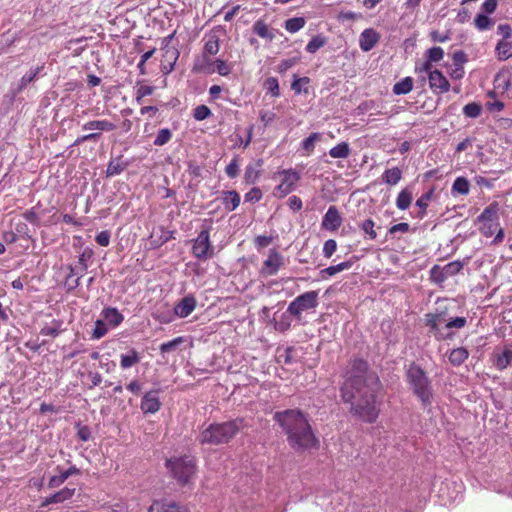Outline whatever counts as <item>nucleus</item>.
Listing matches in <instances>:
<instances>
[{
  "instance_id": "nucleus-1",
  "label": "nucleus",
  "mask_w": 512,
  "mask_h": 512,
  "mask_svg": "<svg viewBox=\"0 0 512 512\" xmlns=\"http://www.w3.org/2000/svg\"><path fill=\"white\" fill-rule=\"evenodd\" d=\"M382 384L378 375L369 370L368 362L355 358L350 362L346 379L340 388L344 403H350V413L366 423H374L379 415L376 396Z\"/></svg>"
},
{
  "instance_id": "nucleus-2",
  "label": "nucleus",
  "mask_w": 512,
  "mask_h": 512,
  "mask_svg": "<svg viewBox=\"0 0 512 512\" xmlns=\"http://www.w3.org/2000/svg\"><path fill=\"white\" fill-rule=\"evenodd\" d=\"M274 421L282 428L289 446L296 452L319 448V439L310 425L308 415L300 409L277 411Z\"/></svg>"
},
{
  "instance_id": "nucleus-3",
  "label": "nucleus",
  "mask_w": 512,
  "mask_h": 512,
  "mask_svg": "<svg viewBox=\"0 0 512 512\" xmlns=\"http://www.w3.org/2000/svg\"><path fill=\"white\" fill-rule=\"evenodd\" d=\"M425 326L437 341H446L454 337L453 329H462L467 324L465 317L447 318V311H436L425 314Z\"/></svg>"
},
{
  "instance_id": "nucleus-4",
  "label": "nucleus",
  "mask_w": 512,
  "mask_h": 512,
  "mask_svg": "<svg viewBox=\"0 0 512 512\" xmlns=\"http://www.w3.org/2000/svg\"><path fill=\"white\" fill-rule=\"evenodd\" d=\"M243 426V419H234L222 423L210 424L204 429L198 441L202 445H221L229 443L240 431Z\"/></svg>"
},
{
  "instance_id": "nucleus-5",
  "label": "nucleus",
  "mask_w": 512,
  "mask_h": 512,
  "mask_svg": "<svg viewBox=\"0 0 512 512\" xmlns=\"http://www.w3.org/2000/svg\"><path fill=\"white\" fill-rule=\"evenodd\" d=\"M166 468L180 485L189 484L197 472L196 460L193 456H175L166 460Z\"/></svg>"
},
{
  "instance_id": "nucleus-6",
  "label": "nucleus",
  "mask_w": 512,
  "mask_h": 512,
  "mask_svg": "<svg viewBox=\"0 0 512 512\" xmlns=\"http://www.w3.org/2000/svg\"><path fill=\"white\" fill-rule=\"evenodd\" d=\"M407 381L410 384L413 393L422 402L428 406L432 402L431 381L426 372L418 365L411 364L407 370Z\"/></svg>"
},
{
  "instance_id": "nucleus-7",
  "label": "nucleus",
  "mask_w": 512,
  "mask_h": 512,
  "mask_svg": "<svg viewBox=\"0 0 512 512\" xmlns=\"http://www.w3.org/2000/svg\"><path fill=\"white\" fill-rule=\"evenodd\" d=\"M477 222L480 224L479 231L483 236L491 237L496 233L494 242L503 241L504 231L499 223V204L497 202L489 204L477 217Z\"/></svg>"
},
{
  "instance_id": "nucleus-8",
  "label": "nucleus",
  "mask_w": 512,
  "mask_h": 512,
  "mask_svg": "<svg viewBox=\"0 0 512 512\" xmlns=\"http://www.w3.org/2000/svg\"><path fill=\"white\" fill-rule=\"evenodd\" d=\"M319 305V291L311 290L298 295L287 307V313L296 320H302L303 312L315 310Z\"/></svg>"
},
{
  "instance_id": "nucleus-9",
  "label": "nucleus",
  "mask_w": 512,
  "mask_h": 512,
  "mask_svg": "<svg viewBox=\"0 0 512 512\" xmlns=\"http://www.w3.org/2000/svg\"><path fill=\"white\" fill-rule=\"evenodd\" d=\"M83 130H97L90 134L79 136L73 143V146H78L86 141H97L101 137V131L109 132L116 129V125L106 119L91 120L83 124Z\"/></svg>"
},
{
  "instance_id": "nucleus-10",
  "label": "nucleus",
  "mask_w": 512,
  "mask_h": 512,
  "mask_svg": "<svg viewBox=\"0 0 512 512\" xmlns=\"http://www.w3.org/2000/svg\"><path fill=\"white\" fill-rule=\"evenodd\" d=\"M192 254L201 261H205L214 256V248L210 242L209 229L200 231L198 236L193 240Z\"/></svg>"
},
{
  "instance_id": "nucleus-11",
  "label": "nucleus",
  "mask_w": 512,
  "mask_h": 512,
  "mask_svg": "<svg viewBox=\"0 0 512 512\" xmlns=\"http://www.w3.org/2000/svg\"><path fill=\"white\" fill-rule=\"evenodd\" d=\"M281 176V181L274 189V195L279 198H284L292 191H294L297 182L300 180V173L294 169H284L278 172Z\"/></svg>"
},
{
  "instance_id": "nucleus-12",
  "label": "nucleus",
  "mask_w": 512,
  "mask_h": 512,
  "mask_svg": "<svg viewBox=\"0 0 512 512\" xmlns=\"http://www.w3.org/2000/svg\"><path fill=\"white\" fill-rule=\"evenodd\" d=\"M224 33V29L221 26L214 27L209 33L204 36L205 44L203 48V60L201 62L206 63L209 61L207 56H214L220 50V36Z\"/></svg>"
},
{
  "instance_id": "nucleus-13",
  "label": "nucleus",
  "mask_w": 512,
  "mask_h": 512,
  "mask_svg": "<svg viewBox=\"0 0 512 512\" xmlns=\"http://www.w3.org/2000/svg\"><path fill=\"white\" fill-rule=\"evenodd\" d=\"M194 72H205L208 74H212L217 72L221 76H227L231 72V65H229L225 60L216 59L213 63L207 61L204 62H195L193 65Z\"/></svg>"
},
{
  "instance_id": "nucleus-14",
  "label": "nucleus",
  "mask_w": 512,
  "mask_h": 512,
  "mask_svg": "<svg viewBox=\"0 0 512 512\" xmlns=\"http://www.w3.org/2000/svg\"><path fill=\"white\" fill-rule=\"evenodd\" d=\"M283 265V256L276 249H271L263 262L260 274L266 277L276 275Z\"/></svg>"
},
{
  "instance_id": "nucleus-15",
  "label": "nucleus",
  "mask_w": 512,
  "mask_h": 512,
  "mask_svg": "<svg viewBox=\"0 0 512 512\" xmlns=\"http://www.w3.org/2000/svg\"><path fill=\"white\" fill-rule=\"evenodd\" d=\"M56 474L53 475L48 481L49 488H57L63 484L70 476L80 475L81 471L75 465H71L69 468L64 469L61 466L55 468Z\"/></svg>"
},
{
  "instance_id": "nucleus-16",
  "label": "nucleus",
  "mask_w": 512,
  "mask_h": 512,
  "mask_svg": "<svg viewBox=\"0 0 512 512\" xmlns=\"http://www.w3.org/2000/svg\"><path fill=\"white\" fill-rule=\"evenodd\" d=\"M430 89L434 94H444L450 90V83L443 73L437 69L428 76Z\"/></svg>"
},
{
  "instance_id": "nucleus-17",
  "label": "nucleus",
  "mask_w": 512,
  "mask_h": 512,
  "mask_svg": "<svg viewBox=\"0 0 512 512\" xmlns=\"http://www.w3.org/2000/svg\"><path fill=\"white\" fill-rule=\"evenodd\" d=\"M381 35L374 28L364 29L359 36V47L363 52L371 51L380 41Z\"/></svg>"
},
{
  "instance_id": "nucleus-18",
  "label": "nucleus",
  "mask_w": 512,
  "mask_h": 512,
  "mask_svg": "<svg viewBox=\"0 0 512 512\" xmlns=\"http://www.w3.org/2000/svg\"><path fill=\"white\" fill-rule=\"evenodd\" d=\"M342 225V217L336 206H330L323 216L321 227L324 230L335 232Z\"/></svg>"
},
{
  "instance_id": "nucleus-19",
  "label": "nucleus",
  "mask_w": 512,
  "mask_h": 512,
  "mask_svg": "<svg viewBox=\"0 0 512 512\" xmlns=\"http://www.w3.org/2000/svg\"><path fill=\"white\" fill-rule=\"evenodd\" d=\"M161 403L158 397L157 390H151L144 394L141 400L140 408L143 413L154 414L160 410Z\"/></svg>"
},
{
  "instance_id": "nucleus-20",
  "label": "nucleus",
  "mask_w": 512,
  "mask_h": 512,
  "mask_svg": "<svg viewBox=\"0 0 512 512\" xmlns=\"http://www.w3.org/2000/svg\"><path fill=\"white\" fill-rule=\"evenodd\" d=\"M196 304L194 296H185L175 305L174 313L180 318H185L195 310Z\"/></svg>"
},
{
  "instance_id": "nucleus-21",
  "label": "nucleus",
  "mask_w": 512,
  "mask_h": 512,
  "mask_svg": "<svg viewBox=\"0 0 512 512\" xmlns=\"http://www.w3.org/2000/svg\"><path fill=\"white\" fill-rule=\"evenodd\" d=\"M297 349L293 346L278 348L276 351V361L280 365H291L297 362Z\"/></svg>"
},
{
  "instance_id": "nucleus-22",
  "label": "nucleus",
  "mask_w": 512,
  "mask_h": 512,
  "mask_svg": "<svg viewBox=\"0 0 512 512\" xmlns=\"http://www.w3.org/2000/svg\"><path fill=\"white\" fill-rule=\"evenodd\" d=\"M75 494V488L65 487L53 495L46 497L42 503V506H48L54 503H62L66 500L71 499Z\"/></svg>"
},
{
  "instance_id": "nucleus-23",
  "label": "nucleus",
  "mask_w": 512,
  "mask_h": 512,
  "mask_svg": "<svg viewBox=\"0 0 512 512\" xmlns=\"http://www.w3.org/2000/svg\"><path fill=\"white\" fill-rule=\"evenodd\" d=\"M148 512H187L174 502L167 500H155L149 507Z\"/></svg>"
},
{
  "instance_id": "nucleus-24",
  "label": "nucleus",
  "mask_w": 512,
  "mask_h": 512,
  "mask_svg": "<svg viewBox=\"0 0 512 512\" xmlns=\"http://www.w3.org/2000/svg\"><path fill=\"white\" fill-rule=\"evenodd\" d=\"M264 161L262 159H258L255 164H249L245 168L244 173V182L248 185L255 184L260 177L261 167L263 166Z\"/></svg>"
},
{
  "instance_id": "nucleus-25",
  "label": "nucleus",
  "mask_w": 512,
  "mask_h": 512,
  "mask_svg": "<svg viewBox=\"0 0 512 512\" xmlns=\"http://www.w3.org/2000/svg\"><path fill=\"white\" fill-rule=\"evenodd\" d=\"M103 320L111 327L116 328L123 322V315L114 307H106L102 310Z\"/></svg>"
},
{
  "instance_id": "nucleus-26",
  "label": "nucleus",
  "mask_w": 512,
  "mask_h": 512,
  "mask_svg": "<svg viewBox=\"0 0 512 512\" xmlns=\"http://www.w3.org/2000/svg\"><path fill=\"white\" fill-rule=\"evenodd\" d=\"M512 85V74L509 71H500L494 79V87L502 93L508 92Z\"/></svg>"
},
{
  "instance_id": "nucleus-27",
  "label": "nucleus",
  "mask_w": 512,
  "mask_h": 512,
  "mask_svg": "<svg viewBox=\"0 0 512 512\" xmlns=\"http://www.w3.org/2000/svg\"><path fill=\"white\" fill-rule=\"evenodd\" d=\"M141 360V357H140V354L139 352L134 349V348H131L128 353L126 354H122L120 356V367L122 369H128V368H131L132 366L138 364Z\"/></svg>"
},
{
  "instance_id": "nucleus-28",
  "label": "nucleus",
  "mask_w": 512,
  "mask_h": 512,
  "mask_svg": "<svg viewBox=\"0 0 512 512\" xmlns=\"http://www.w3.org/2000/svg\"><path fill=\"white\" fill-rule=\"evenodd\" d=\"M62 325L63 322L61 320L54 319L50 324H46L41 328L40 335L56 338L63 331Z\"/></svg>"
},
{
  "instance_id": "nucleus-29",
  "label": "nucleus",
  "mask_w": 512,
  "mask_h": 512,
  "mask_svg": "<svg viewBox=\"0 0 512 512\" xmlns=\"http://www.w3.org/2000/svg\"><path fill=\"white\" fill-rule=\"evenodd\" d=\"M382 181L390 186H394L402 179V170L399 167L386 169L381 175Z\"/></svg>"
},
{
  "instance_id": "nucleus-30",
  "label": "nucleus",
  "mask_w": 512,
  "mask_h": 512,
  "mask_svg": "<svg viewBox=\"0 0 512 512\" xmlns=\"http://www.w3.org/2000/svg\"><path fill=\"white\" fill-rule=\"evenodd\" d=\"M223 204L224 208L231 212L235 210L240 204V195L237 191L231 190L223 193Z\"/></svg>"
},
{
  "instance_id": "nucleus-31",
  "label": "nucleus",
  "mask_w": 512,
  "mask_h": 512,
  "mask_svg": "<svg viewBox=\"0 0 512 512\" xmlns=\"http://www.w3.org/2000/svg\"><path fill=\"white\" fill-rule=\"evenodd\" d=\"M468 357V350L464 347H458L451 350L448 359L453 366H460L468 359Z\"/></svg>"
},
{
  "instance_id": "nucleus-32",
  "label": "nucleus",
  "mask_w": 512,
  "mask_h": 512,
  "mask_svg": "<svg viewBox=\"0 0 512 512\" xmlns=\"http://www.w3.org/2000/svg\"><path fill=\"white\" fill-rule=\"evenodd\" d=\"M497 58L501 61H505L512 57V42L507 40H500L495 48Z\"/></svg>"
},
{
  "instance_id": "nucleus-33",
  "label": "nucleus",
  "mask_w": 512,
  "mask_h": 512,
  "mask_svg": "<svg viewBox=\"0 0 512 512\" xmlns=\"http://www.w3.org/2000/svg\"><path fill=\"white\" fill-rule=\"evenodd\" d=\"M512 362V348L505 347L501 354L496 355L495 367L499 370H504Z\"/></svg>"
},
{
  "instance_id": "nucleus-34",
  "label": "nucleus",
  "mask_w": 512,
  "mask_h": 512,
  "mask_svg": "<svg viewBox=\"0 0 512 512\" xmlns=\"http://www.w3.org/2000/svg\"><path fill=\"white\" fill-rule=\"evenodd\" d=\"M412 199H413L412 191L408 187L403 188L399 192V194L396 198L397 208L400 210L408 209L411 205Z\"/></svg>"
},
{
  "instance_id": "nucleus-35",
  "label": "nucleus",
  "mask_w": 512,
  "mask_h": 512,
  "mask_svg": "<svg viewBox=\"0 0 512 512\" xmlns=\"http://www.w3.org/2000/svg\"><path fill=\"white\" fill-rule=\"evenodd\" d=\"M414 80L412 77L407 76L395 83L393 86V93L396 95H405L412 91Z\"/></svg>"
},
{
  "instance_id": "nucleus-36",
  "label": "nucleus",
  "mask_w": 512,
  "mask_h": 512,
  "mask_svg": "<svg viewBox=\"0 0 512 512\" xmlns=\"http://www.w3.org/2000/svg\"><path fill=\"white\" fill-rule=\"evenodd\" d=\"M310 83L309 77H298L296 74L293 76V81L291 83V89L294 91L296 95L301 93L308 94L309 90L307 86Z\"/></svg>"
},
{
  "instance_id": "nucleus-37",
  "label": "nucleus",
  "mask_w": 512,
  "mask_h": 512,
  "mask_svg": "<svg viewBox=\"0 0 512 512\" xmlns=\"http://www.w3.org/2000/svg\"><path fill=\"white\" fill-rule=\"evenodd\" d=\"M350 153H351L350 146L347 142H344V141L337 144L336 146H334L333 148H331L329 150V155L335 159H337V158L345 159V158L349 157Z\"/></svg>"
},
{
  "instance_id": "nucleus-38",
  "label": "nucleus",
  "mask_w": 512,
  "mask_h": 512,
  "mask_svg": "<svg viewBox=\"0 0 512 512\" xmlns=\"http://www.w3.org/2000/svg\"><path fill=\"white\" fill-rule=\"evenodd\" d=\"M470 190V183L465 177H457L452 185L453 194L467 195Z\"/></svg>"
},
{
  "instance_id": "nucleus-39",
  "label": "nucleus",
  "mask_w": 512,
  "mask_h": 512,
  "mask_svg": "<svg viewBox=\"0 0 512 512\" xmlns=\"http://www.w3.org/2000/svg\"><path fill=\"white\" fill-rule=\"evenodd\" d=\"M351 266H352L351 261H345V262L339 263L337 265L329 266V267L321 270L320 273L323 278H325L326 276H334L335 274H337L339 272H342L344 270L351 268Z\"/></svg>"
},
{
  "instance_id": "nucleus-40",
  "label": "nucleus",
  "mask_w": 512,
  "mask_h": 512,
  "mask_svg": "<svg viewBox=\"0 0 512 512\" xmlns=\"http://www.w3.org/2000/svg\"><path fill=\"white\" fill-rule=\"evenodd\" d=\"M306 24L303 17H293L285 21L284 27L290 33H296L301 30Z\"/></svg>"
},
{
  "instance_id": "nucleus-41",
  "label": "nucleus",
  "mask_w": 512,
  "mask_h": 512,
  "mask_svg": "<svg viewBox=\"0 0 512 512\" xmlns=\"http://www.w3.org/2000/svg\"><path fill=\"white\" fill-rule=\"evenodd\" d=\"M253 31L263 39H273V34L270 32L268 25L263 20H257L253 25Z\"/></svg>"
},
{
  "instance_id": "nucleus-42",
  "label": "nucleus",
  "mask_w": 512,
  "mask_h": 512,
  "mask_svg": "<svg viewBox=\"0 0 512 512\" xmlns=\"http://www.w3.org/2000/svg\"><path fill=\"white\" fill-rule=\"evenodd\" d=\"M359 227L364 232L366 239L375 240L377 238V231L375 229V222L371 218L364 220L359 225Z\"/></svg>"
},
{
  "instance_id": "nucleus-43",
  "label": "nucleus",
  "mask_w": 512,
  "mask_h": 512,
  "mask_svg": "<svg viewBox=\"0 0 512 512\" xmlns=\"http://www.w3.org/2000/svg\"><path fill=\"white\" fill-rule=\"evenodd\" d=\"M433 194H434V189L431 188L430 190H428L427 192L422 194L417 199L416 205L421 209V212H420V215H419L420 218H423L426 215V209L428 207V204H429L430 200L433 197Z\"/></svg>"
},
{
  "instance_id": "nucleus-44",
  "label": "nucleus",
  "mask_w": 512,
  "mask_h": 512,
  "mask_svg": "<svg viewBox=\"0 0 512 512\" xmlns=\"http://www.w3.org/2000/svg\"><path fill=\"white\" fill-rule=\"evenodd\" d=\"M326 44V38L322 35L314 36L306 45V51L314 54Z\"/></svg>"
},
{
  "instance_id": "nucleus-45",
  "label": "nucleus",
  "mask_w": 512,
  "mask_h": 512,
  "mask_svg": "<svg viewBox=\"0 0 512 512\" xmlns=\"http://www.w3.org/2000/svg\"><path fill=\"white\" fill-rule=\"evenodd\" d=\"M264 88L267 94H270L272 97L277 98L280 96L279 82L276 77H268L264 82Z\"/></svg>"
},
{
  "instance_id": "nucleus-46",
  "label": "nucleus",
  "mask_w": 512,
  "mask_h": 512,
  "mask_svg": "<svg viewBox=\"0 0 512 512\" xmlns=\"http://www.w3.org/2000/svg\"><path fill=\"white\" fill-rule=\"evenodd\" d=\"M474 25L479 31L489 30L493 25V20L484 14H478L474 19Z\"/></svg>"
},
{
  "instance_id": "nucleus-47",
  "label": "nucleus",
  "mask_w": 512,
  "mask_h": 512,
  "mask_svg": "<svg viewBox=\"0 0 512 512\" xmlns=\"http://www.w3.org/2000/svg\"><path fill=\"white\" fill-rule=\"evenodd\" d=\"M108 330V324L103 319H98L94 323L91 337L93 339H101L108 333Z\"/></svg>"
},
{
  "instance_id": "nucleus-48",
  "label": "nucleus",
  "mask_w": 512,
  "mask_h": 512,
  "mask_svg": "<svg viewBox=\"0 0 512 512\" xmlns=\"http://www.w3.org/2000/svg\"><path fill=\"white\" fill-rule=\"evenodd\" d=\"M482 112V107L476 102H470L463 107V114L469 118H477Z\"/></svg>"
},
{
  "instance_id": "nucleus-49",
  "label": "nucleus",
  "mask_w": 512,
  "mask_h": 512,
  "mask_svg": "<svg viewBox=\"0 0 512 512\" xmlns=\"http://www.w3.org/2000/svg\"><path fill=\"white\" fill-rule=\"evenodd\" d=\"M183 342H184V338L183 337H177V338H174L171 341L164 342L159 347L160 352L162 354H165V353H169V352L175 351L179 347V345H181Z\"/></svg>"
},
{
  "instance_id": "nucleus-50",
  "label": "nucleus",
  "mask_w": 512,
  "mask_h": 512,
  "mask_svg": "<svg viewBox=\"0 0 512 512\" xmlns=\"http://www.w3.org/2000/svg\"><path fill=\"white\" fill-rule=\"evenodd\" d=\"M172 139V132L168 128H162L158 131L157 136L154 140L155 146H163Z\"/></svg>"
},
{
  "instance_id": "nucleus-51",
  "label": "nucleus",
  "mask_w": 512,
  "mask_h": 512,
  "mask_svg": "<svg viewBox=\"0 0 512 512\" xmlns=\"http://www.w3.org/2000/svg\"><path fill=\"white\" fill-rule=\"evenodd\" d=\"M431 280L437 284H441L449 277L444 273L443 267L434 265L430 271Z\"/></svg>"
},
{
  "instance_id": "nucleus-52",
  "label": "nucleus",
  "mask_w": 512,
  "mask_h": 512,
  "mask_svg": "<svg viewBox=\"0 0 512 512\" xmlns=\"http://www.w3.org/2000/svg\"><path fill=\"white\" fill-rule=\"evenodd\" d=\"M425 58L433 63L440 62L444 58V50L439 46L432 47L425 52Z\"/></svg>"
},
{
  "instance_id": "nucleus-53",
  "label": "nucleus",
  "mask_w": 512,
  "mask_h": 512,
  "mask_svg": "<svg viewBox=\"0 0 512 512\" xmlns=\"http://www.w3.org/2000/svg\"><path fill=\"white\" fill-rule=\"evenodd\" d=\"M163 50H164L163 57L165 59L169 60L168 72H170V71L173 70L174 64H175V62L177 61V59L179 57V51L176 48H166V49H163Z\"/></svg>"
},
{
  "instance_id": "nucleus-54",
  "label": "nucleus",
  "mask_w": 512,
  "mask_h": 512,
  "mask_svg": "<svg viewBox=\"0 0 512 512\" xmlns=\"http://www.w3.org/2000/svg\"><path fill=\"white\" fill-rule=\"evenodd\" d=\"M43 69V66L37 67L34 71H30L26 73L21 79L19 83V90H23L26 86L31 83Z\"/></svg>"
},
{
  "instance_id": "nucleus-55",
  "label": "nucleus",
  "mask_w": 512,
  "mask_h": 512,
  "mask_svg": "<svg viewBox=\"0 0 512 512\" xmlns=\"http://www.w3.org/2000/svg\"><path fill=\"white\" fill-rule=\"evenodd\" d=\"M463 268V263L461 261H452L445 266H443L444 273L448 277L454 276L458 274Z\"/></svg>"
},
{
  "instance_id": "nucleus-56",
  "label": "nucleus",
  "mask_w": 512,
  "mask_h": 512,
  "mask_svg": "<svg viewBox=\"0 0 512 512\" xmlns=\"http://www.w3.org/2000/svg\"><path fill=\"white\" fill-rule=\"evenodd\" d=\"M320 139V134L317 132L311 133L306 139L302 142V148L308 153L312 152L315 147V142Z\"/></svg>"
},
{
  "instance_id": "nucleus-57",
  "label": "nucleus",
  "mask_w": 512,
  "mask_h": 512,
  "mask_svg": "<svg viewBox=\"0 0 512 512\" xmlns=\"http://www.w3.org/2000/svg\"><path fill=\"white\" fill-rule=\"evenodd\" d=\"M22 217L27 221L29 222L30 224L36 226V227H39L41 225V222H40V217L38 215V213L36 212L35 208H31V209H28L26 210L23 214H22Z\"/></svg>"
},
{
  "instance_id": "nucleus-58",
  "label": "nucleus",
  "mask_w": 512,
  "mask_h": 512,
  "mask_svg": "<svg viewBox=\"0 0 512 512\" xmlns=\"http://www.w3.org/2000/svg\"><path fill=\"white\" fill-rule=\"evenodd\" d=\"M211 115V110L206 105H198L194 108L193 117L197 121H203Z\"/></svg>"
},
{
  "instance_id": "nucleus-59",
  "label": "nucleus",
  "mask_w": 512,
  "mask_h": 512,
  "mask_svg": "<svg viewBox=\"0 0 512 512\" xmlns=\"http://www.w3.org/2000/svg\"><path fill=\"white\" fill-rule=\"evenodd\" d=\"M225 172L227 176L231 179H234L239 174V160L238 157L235 156L231 162L226 166Z\"/></svg>"
},
{
  "instance_id": "nucleus-60",
  "label": "nucleus",
  "mask_w": 512,
  "mask_h": 512,
  "mask_svg": "<svg viewBox=\"0 0 512 512\" xmlns=\"http://www.w3.org/2000/svg\"><path fill=\"white\" fill-rule=\"evenodd\" d=\"M155 88L153 86H148V85H141L140 87L137 88L136 90V101L138 104H141L142 102V99L146 96H150L153 94Z\"/></svg>"
},
{
  "instance_id": "nucleus-61",
  "label": "nucleus",
  "mask_w": 512,
  "mask_h": 512,
  "mask_svg": "<svg viewBox=\"0 0 512 512\" xmlns=\"http://www.w3.org/2000/svg\"><path fill=\"white\" fill-rule=\"evenodd\" d=\"M125 167L118 161H110L107 166V176H116L119 175Z\"/></svg>"
},
{
  "instance_id": "nucleus-62",
  "label": "nucleus",
  "mask_w": 512,
  "mask_h": 512,
  "mask_svg": "<svg viewBox=\"0 0 512 512\" xmlns=\"http://www.w3.org/2000/svg\"><path fill=\"white\" fill-rule=\"evenodd\" d=\"M110 238H111L110 231L104 230V231L99 232L96 235L95 241L97 242L98 245H100L102 247H107L110 244Z\"/></svg>"
},
{
  "instance_id": "nucleus-63",
  "label": "nucleus",
  "mask_w": 512,
  "mask_h": 512,
  "mask_svg": "<svg viewBox=\"0 0 512 512\" xmlns=\"http://www.w3.org/2000/svg\"><path fill=\"white\" fill-rule=\"evenodd\" d=\"M77 437L79 440L86 442L91 438V430L88 426L77 424Z\"/></svg>"
},
{
  "instance_id": "nucleus-64",
  "label": "nucleus",
  "mask_w": 512,
  "mask_h": 512,
  "mask_svg": "<svg viewBox=\"0 0 512 512\" xmlns=\"http://www.w3.org/2000/svg\"><path fill=\"white\" fill-rule=\"evenodd\" d=\"M337 249V243L333 239L325 241L323 245V254L326 258H330Z\"/></svg>"
}]
</instances>
